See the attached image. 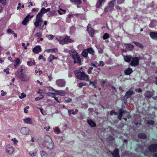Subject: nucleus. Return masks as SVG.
<instances>
[{"mask_svg":"<svg viewBox=\"0 0 157 157\" xmlns=\"http://www.w3.org/2000/svg\"><path fill=\"white\" fill-rule=\"evenodd\" d=\"M56 84L58 87H62L65 86L66 82L64 79H59L56 80Z\"/></svg>","mask_w":157,"mask_h":157,"instance_id":"5","label":"nucleus"},{"mask_svg":"<svg viewBox=\"0 0 157 157\" xmlns=\"http://www.w3.org/2000/svg\"><path fill=\"white\" fill-rule=\"evenodd\" d=\"M105 0H99L96 4V7L97 8L100 7L101 6L102 3H105Z\"/></svg>","mask_w":157,"mask_h":157,"instance_id":"25","label":"nucleus"},{"mask_svg":"<svg viewBox=\"0 0 157 157\" xmlns=\"http://www.w3.org/2000/svg\"><path fill=\"white\" fill-rule=\"evenodd\" d=\"M56 155V153L55 152H52L50 153V157H54Z\"/></svg>","mask_w":157,"mask_h":157,"instance_id":"64","label":"nucleus"},{"mask_svg":"<svg viewBox=\"0 0 157 157\" xmlns=\"http://www.w3.org/2000/svg\"><path fill=\"white\" fill-rule=\"evenodd\" d=\"M24 121L25 123L31 124L33 123V122L31 119L29 117L23 120Z\"/></svg>","mask_w":157,"mask_h":157,"instance_id":"29","label":"nucleus"},{"mask_svg":"<svg viewBox=\"0 0 157 157\" xmlns=\"http://www.w3.org/2000/svg\"><path fill=\"white\" fill-rule=\"evenodd\" d=\"M124 45L125 46L126 48H128L130 49V50H132L134 47V45L131 44H124Z\"/></svg>","mask_w":157,"mask_h":157,"instance_id":"24","label":"nucleus"},{"mask_svg":"<svg viewBox=\"0 0 157 157\" xmlns=\"http://www.w3.org/2000/svg\"><path fill=\"white\" fill-rule=\"evenodd\" d=\"M138 136L139 138L143 139H145L147 138L146 135L143 133H140L138 134Z\"/></svg>","mask_w":157,"mask_h":157,"instance_id":"28","label":"nucleus"},{"mask_svg":"<svg viewBox=\"0 0 157 157\" xmlns=\"http://www.w3.org/2000/svg\"><path fill=\"white\" fill-rule=\"evenodd\" d=\"M11 140L13 141L14 144H17L18 142L15 138L12 139Z\"/></svg>","mask_w":157,"mask_h":157,"instance_id":"61","label":"nucleus"},{"mask_svg":"<svg viewBox=\"0 0 157 157\" xmlns=\"http://www.w3.org/2000/svg\"><path fill=\"white\" fill-rule=\"evenodd\" d=\"M104 65V62L102 61H100L99 62V63L98 64V66H103Z\"/></svg>","mask_w":157,"mask_h":157,"instance_id":"60","label":"nucleus"},{"mask_svg":"<svg viewBox=\"0 0 157 157\" xmlns=\"http://www.w3.org/2000/svg\"><path fill=\"white\" fill-rule=\"evenodd\" d=\"M100 82L101 83V86H104L106 81H104L103 79H100Z\"/></svg>","mask_w":157,"mask_h":157,"instance_id":"56","label":"nucleus"},{"mask_svg":"<svg viewBox=\"0 0 157 157\" xmlns=\"http://www.w3.org/2000/svg\"><path fill=\"white\" fill-rule=\"evenodd\" d=\"M7 33L9 34H13L14 33V31L10 29H8L7 30Z\"/></svg>","mask_w":157,"mask_h":157,"instance_id":"44","label":"nucleus"},{"mask_svg":"<svg viewBox=\"0 0 157 157\" xmlns=\"http://www.w3.org/2000/svg\"><path fill=\"white\" fill-rule=\"evenodd\" d=\"M55 132H56L57 134H59L60 132V130L57 127H56L55 129Z\"/></svg>","mask_w":157,"mask_h":157,"instance_id":"48","label":"nucleus"},{"mask_svg":"<svg viewBox=\"0 0 157 157\" xmlns=\"http://www.w3.org/2000/svg\"><path fill=\"white\" fill-rule=\"evenodd\" d=\"M116 0H113L111 1L109 4V8H111L112 10L113 9L114 7V3L115 2Z\"/></svg>","mask_w":157,"mask_h":157,"instance_id":"34","label":"nucleus"},{"mask_svg":"<svg viewBox=\"0 0 157 157\" xmlns=\"http://www.w3.org/2000/svg\"><path fill=\"white\" fill-rule=\"evenodd\" d=\"M47 15H48V17H49L54 16V12L53 11L50 12L49 13L47 14Z\"/></svg>","mask_w":157,"mask_h":157,"instance_id":"49","label":"nucleus"},{"mask_svg":"<svg viewBox=\"0 0 157 157\" xmlns=\"http://www.w3.org/2000/svg\"><path fill=\"white\" fill-rule=\"evenodd\" d=\"M86 83H80L78 84L79 86L80 87L82 88V86H86Z\"/></svg>","mask_w":157,"mask_h":157,"instance_id":"50","label":"nucleus"},{"mask_svg":"<svg viewBox=\"0 0 157 157\" xmlns=\"http://www.w3.org/2000/svg\"><path fill=\"white\" fill-rule=\"evenodd\" d=\"M63 44L73 42V40L70 39L69 36H66L65 38H63Z\"/></svg>","mask_w":157,"mask_h":157,"instance_id":"15","label":"nucleus"},{"mask_svg":"<svg viewBox=\"0 0 157 157\" xmlns=\"http://www.w3.org/2000/svg\"><path fill=\"white\" fill-rule=\"evenodd\" d=\"M147 124L150 125H153L154 124V121L152 120H149L147 121Z\"/></svg>","mask_w":157,"mask_h":157,"instance_id":"46","label":"nucleus"},{"mask_svg":"<svg viewBox=\"0 0 157 157\" xmlns=\"http://www.w3.org/2000/svg\"><path fill=\"white\" fill-rule=\"evenodd\" d=\"M50 143V144L47 147V148L50 150H51L54 147V144L52 141L51 143Z\"/></svg>","mask_w":157,"mask_h":157,"instance_id":"36","label":"nucleus"},{"mask_svg":"<svg viewBox=\"0 0 157 157\" xmlns=\"http://www.w3.org/2000/svg\"><path fill=\"white\" fill-rule=\"evenodd\" d=\"M34 16V15L30 16V14H28L22 21V24L23 25H26L29 21V19L32 18Z\"/></svg>","mask_w":157,"mask_h":157,"instance_id":"8","label":"nucleus"},{"mask_svg":"<svg viewBox=\"0 0 157 157\" xmlns=\"http://www.w3.org/2000/svg\"><path fill=\"white\" fill-rule=\"evenodd\" d=\"M69 33L71 34H73L75 32L76 28L74 26H71L70 28Z\"/></svg>","mask_w":157,"mask_h":157,"instance_id":"30","label":"nucleus"},{"mask_svg":"<svg viewBox=\"0 0 157 157\" xmlns=\"http://www.w3.org/2000/svg\"><path fill=\"white\" fill-rule=\"evenodd\" d=\"M81 54L82 56L85 58L87 57L88 53L86 49H84L82 52Z\"/></svg>","mask_w":157,"mask_h":157,"instance_id":"31","label":"nucleus"},{"mask_svg":"<svg viewBox=\"0 0 157 157\" xmlns=\"http://www.w3.org/2000/svg\"><path fill=\"white\" fill-rule=\"evenodd\" d=\"M42 17V16L38 14L36 16V21L34 23L35 27L38 28L41 25L43 22Z\"/></svg>","mask_w":157,"mask_h":157,"instance_id":"3","label":"nucleus"},{"mask_svg":"<svg viewBox=\"0 0 157 157\" xmlns=\"http://www.w3.org/2000/svg\"><path fill=\"white\" fill-rule=\"evenodd\" d=\"M25 69V66H21L20 67V69L18 70L17 71H20L21 72H23V70Z\"/></svg>","mask_w":157,"mask_h":157,"instance_id":"45","label":"nucleus"},{"mask_svg":"<svg viewBox=\"0 0 157 157\" xmlns=\"http://www.w3.org/2000/svg\"><path fill=\"white\" fill-rule=\"evenodd\" d=\"M40 96H42V97H36L35 98V100L36 101H39V100H40V99H43L44 98V96H43V95H42L41 94H40Z\"/></svg>","mask_w":157,"mask_h":157,"instance_id":"47","label":"nucleus"},{"mask_svg":"<svg viewBox=\"0 0 157 157\" xmlns=\"http://www.w3.org/2000/svg\"><path fill=\"white\" fill-rule=\"evenodd\" d=\"M40 154L41 157H47L48 154L44 151H41L40 152Z\"/></svg>","mask_w":157,"mask_h":157,"instance_id":"39","label":"nucleus"},{"mask_svg":"<svg viewBox=\"0 0 157 157\" xmlns=\"http://www.w3.org/2000/svg\"><path fill=\"white\" fill-rule=\"evenodd\" d=\"M87 122L91 127H94L96 126V123L90 119L88 120Z\"/></svg>","mask_w":157,"mask_h":157,"instance_id":"20","label":"nucleus"},{"mask_svg":"<svg viewBox=\"0 0 157 157\" xmlns=\"http://www.w3.org/2000/svg\"><path fill=\"white\" fill-rule=\"evenodd\" d=\"M56 39L61 44H63V37L62 36H57Z\"/></svg>","mask_w":157,"mask_h":157,"instance_id":"23","label":"nucleus"},{"mask_svg":"<svg viewBox=\"0 0 157 157\" xmlns=\"http://www.w3.org/2000/svg\"><path fill=\"white\" fill-rule=\"evenodd\" d=\"M70 1L73 4L76 5L77 7L78 8L81 7L78 6V5L81 4L82 3V2L81 0H70Z\"/></svg>","mask_w":157,"mask_h":157,"instance_id":"17","label":"nucleus"},{"mask_svg":"<svg viewBox=\"0 0 157 157\" xmlns=\"http://www.w3.org/2000/svg\"><path fill=\"white\" fill-rule=\"evenodd\" d=\"M48 60L49 62H52V57L51 56V54L48 57Z\"/></svg>","mask_w":157,"mask_h":157,"instance_id":"59","label":"nucleus"},{"mask_svg":"<svg viewBox=\"0 0 157 157\" xmlns=\"http://www.w3.org/2000/svg\"><path fill=\"white\" fill-rule=\"evenodd\" d=\"M26 96V94H25L24 93H22L21 94V96H19V98L21 99H22Z\"/></svg>","mask_w":157,"mask_h":157,"instance_id":"51","label":"nucleus"},{"mask_svg":"<svg viewBox=\"0 0 157 157\" xmlns=\"http://www.w3.org/2000/svg\"><path fill=\"white\" fill-rule=\"evenodd\" d=\"M29 154L32 157H34L36 156V151H30L29 152Z\"/></svg>","mask_w":157,"mask_h":157,"instance_id":"43","label":"nucleus"},{"mask_svg":"<svg viewBox=\"0 0 157 157\" xmlns=\"http://www.w3.org/2000/svg\"><path fill=\"white\" fill-rule=\"evenodd\" d=\"M77 78L82 80H85L86 81H88L89 76L86 75L84 72H78L75 73Z\"/></svg>","mask_w":157,"mask_h":157,"instance_id":"2","label":"nucleus"},{"mask_svg":"<svg viewBox=\"0 0 157 157\" xmlns=\"http://www.w3.org/2000/svg\"><path fill=\"white\" fill-rule=\"evenodd\" d=\"M41 48L39 45H37L33 49V52L35 54H37L41 51Z\"/></svg>","mask_w":157,"mask_h":157,"instance_id":"14","label":"nucleus"},{"mask_svg":"<svg viewBox=\"0 0 157 157\" xmlns=\"http://www.w3.org/2000/svg\"><path fill=\"white\" fill-rule=\"evenodd\" d=\"M27 64L29 66H32V65H35L36 63L33 59H31L29 61H28L27 62Z\"/></svg>","mask_w":157,"mask_h":157,"instance_id":"22","label":"nucleus"},{"mask_svg":"<svg viewBox=\"0 0 157 157\" xmlns=\"http://www.w3.org/2000/svg\"><path fill=\"white\" fill-rule=\"evenodd\" d=\"M103 50L101 48H98V52L99 53L102 54L103 53Z\"/></svg>","mask_w":157,"mask_h":157,"instance_id":"63","label":"nucleus"},{"mask_svg":"<svg viewBox=\"0 0 157 157\" xmlns=\"http://www.w3.org/2000/svg\"><path fill=\"white\" fill-rule=\"evenodd\" d=\"M132 60L130 63V65L133 67H135L139 64V61L137 57H135L132 58Z\"/></svg>","mask_w":157,"mask_h":157,"instance_id":"6","label":"nucleus"},{"mask_svg":"<svg viewBox=\"0 0 157 157\" xmlns=\"http://www.w3.org/2000/svg\"><path fill=\"white\" fill-rule=\"evenodd\" d=\"M109 151L113 157H120L119 154V149L118 148H115L113 152L110 151Z\"/></svg>","mask_w":157,"mask_h":157,"instance_id":"13","label":"nucleus"},{"mask_svg":"<svg viewBox=\"0 0 157 157\" xmlns=\"http://www.w3.org/2000/svg\"><path fill=\"white\" fill-rule=\"evenodd\" d=\"M149 34L151 38L153 39L157 40V33L151 32Z\"/></svg>","mask_w":157,"mask_h":157,"instance_id":"21","label":"nucleus"},{"mask_svg":"<svg viewBox=\"0 0 157 157\" xmlns=\"http://www.w3.org/2000/svg\"><path fill=\"white\" fill-rule=\"evenodd\" d=\"M132 70L130 68H128L124 71V74L126 75H130L133 72Z\"/></svg>","mask_w":157,"mask_h":157,"instance_id":"18","label":"nucleus"},{"mask_svg":"<svg viewBox=\"0 0 157 157\" xmlns=\"http://www.w3.org/2000/svg\"><path fill=\"white\" fill-rule=\"evenodd\" d=\"M109 6H107L105 8L104 10V11L105 13H106L108 11L111 12L112 10L111 8H109Z\"/></svg>","mask_w":157,"mask_h":157,"instance_id":"41","label":"nucleus"},{"mask_svg":"<svg viewBox=\"0 0 157 157\" xmlns=\"http://www.w3.org/2000/svg\"><path fill=\"white\" fill-rule=\"evenodd\" d=\"M56 94L57 95L60 96H63L65 94V91L63 90H57V91H56Z\"/></svg>","mask_w":157,"mask_h":157,"instance_id":"33","label":"nucleus"},{"mask_svg":"<svg viewBox=\"0 0 157 157\" xmlns=\"http://www.w3.org/2000/svg\"><path fill=\"white\" fill-rule=\"evenodd\" d=\"M133 43H134L136 45L139 47L140 48H143L144 47L142 44H141L138 42H135V41H133Z\"/></svg>","mask_w":157,"mask_h":157,"instance_id":"38","label":"nucleus"},{"mask_svg":"<svg viewBox=\"0 0 157 157\" xmlns=\"http://www.w3.org/2000/svg\"><path fill=\"white\" fill-rule=\"evenodd\" d=\"M124 61L126 62H130L132 59V56L130 55L127 56H124Z\"/></svg>","mask_w":157,"mask_h":157,"instance_id":"19","label":"nucleus"},{"mask_svg":"<svg viewBox=\"0 0 157 157\" xmlns=\"http://www.w3.org/2000/svg\"><path fill=\"white\" fill-rule=\"evenodd\" d=\"M6 152L10 154H12L14 151V148L12 146L10 145H8L6 146Z\"/></svg>","mask_w":157,"mask_h":157,"instance_id":"10","label":"nucleus"},{"mask_svg":"<svg viewBox=\"0 0 157 157\" xmlns=\"http://www.w3.org/2000/svg\"><path fill=\"white\" fill-rule=\"evenodd\" d=\"M72 59H74V63H78L81 65V59L78 53L75 52L71 55Z\"/></svg>","mask_w":157,"mask_h":157,"instance_id":"4","label":"nucleus"},{"mask_svg":"<svg viewBox=\"0 0 157 157\" xmlns=\"http://www.w3.org/2000/svg\"><path fill=\"white\" fill-rule=\"evenodd\" d=\"M134 94V92H133V90L131 88L126 93L124 96V99L127 100Z\"/></svg>","mask_w":157,"mask_h":157,"instance_id":"7","label":"nucleus"},{"mask_svg":"<svg viewBox=\"0 0 157 157\" xmlns=\"http://www.w3.org/2000/svg\"><path fill=\"white\" fill-rule=\"evenodd\" d=\"M118 111L119 112V114L120 115L123 116V114H124V110L122 108H121L119 109L118 110Z\"/></svg>","mask_w":157,"mask_h":157,"instance_id":"42","label":"nucleus"},{"mask_svg":"<svg viewBox=\"0 0 157 157\" xmlns=\"http://www.w3.org/2000/svg\"><path fill=\"white\" fill-rule=\"evenodd\" d=\"M135 91L136 92L141 93L142 92V90L141 89L139 88L138 89H135Z\"/></svg>","mask_w":157,"mask_h":157,"instance_id":"55","label":"nucleus"},{"mask_svg":"<svg viewBox=\"0 0 157 157\" xmlns=\"http://www.w3.org/2000/svg\"><path fill=\"white\" fill-rule=\"evenodd\" d=\"M148 149L151 152H155L157 151V144H151L149 146Z\"/></svg>","mask_w":157,"mask_h":157,"instance_id":"9","label":"nucleus"},{"mask_svg":"<svg viewBox=\"0 0 157 157\" xmlns=\"http://www.w3.org/2000/svg\"><path fill=\"white\" fill-rule=\"evenodd\" d=\"M153 94L151 91H147L146 93V96L148 98H151L153 96Z\"/></svg>","mask_w":157,"mask_h":157,"instance_id":"32","label":"nucleus"},{"mask_svg":"<svg viewBox=\"0 0 157 157\" xmlns=\"http://www.w3.org/2000/svg\"><path fill=\"white\" fill-rule=\"evenodd\" d=\"M108 139L110 141H113L115 139V138L113 137L112 136L110 135L108 137Z\"/></svg>","mask_w":157,"mask_h":157,"instance_id":"52","label":"nucleus"},{"mask_svg":"<svg viewBox=\"0 0 157 157\" xmlns=\"http://www.w3.org/2000/svg\"><path fill=\"white\" fill-rule=\"evenodd\" d=\"M21 132L24 135H28L30 134V130L27 127H23L21 129Z\"/></svg>","mask_w":157,"mask_h":157,"instance_id":"11","label":"nucleus"},{"mask_svg":"<svg viewBox=\"0 0 157 157\" xmlns=\"http://www.w3.org/2000/svg\"><path fill=\"white\" fill-rule=\"evenodd\" d=\"M93 69V67H90L88 69L87 71V72L88 74H90L91 73V70H92Z\"/></svg>","mask_w":157,"mask_h":157,"instance_id":"53","label":"nucleus"},{"mask_svg":"<svg viewBox=\"0 0 157 157\" xmlns=\"http://www.w3.org/2000/svg\"><path fill=\"white\" fill-rule=\"evenodd\" d=\"M15 74H16L17 76L22 81H27L29 80L30 77L25 74L24 72L17 71Z\"/></svg>","mask_w":157,"mask_h":157,"instance_id":"1","label":"nucleus"},{"mask_svg":"<svg viewBox=\"0 0 157 157\" xmlns=\"http://www.w3.org/2000/svg\"><path fill=\"white\" fill-rule=\"evenodd\" d=\"M109 36L108 33H105L104 34L103 37V39L104 40H106L109 37Z\"/></svg>","mask_w":157,"mask_h":157,"instance_id":"40","label":"nucleus"},{"mask_svg":"<svg viewBox=\"0 0 157 157\" xmlns=\"http://www.w3.org/2000/svg\"><path fill=\"white\" fill-rule=\"evenodd\" d=\"M50 8L46 9L44 8L43 7L38 13V14L42 17L43 14L47 13L48 12L50 11Z\"/></svg>","mask_w":157,"mask_h":157,"instance_id":"12","label":"nucleus"},{"mask_svg":"<svg viewBox=\"0 0 157 157\" xmlns=\"http://www.w3.org/2000/svg\"><path fill=\"white\" fill-rule=\"evenodd\" d=\"M78 112V110L77 109H75V111H74V110L73 109H69L68 111V112L69 115L71 114H72L74 115H75Z\"/></svg>","mask_w":157,"mask_h":157,"instance_id":"27","label":"nucleus"},{"mask_svg":"<svg viewBox=\"0 0 157 157\" xmlns=\"http://www.w3.org/2000/svg\"><path fill=\"white\" fill-rule=\"evenodd\" d=\"M87 31L89 33L91 36L93 37L94 36V31L93 29H91L90 30L88 28Z\"/></svg>","mask_w":157,"mask_h":157,"instance_id":"37","label":"nucleus"},{"mask_svg":"<svg viewBox=\"0 0 157 157\" xmlns=\"http://www.w3.org/2000/svg\"><path fill=\"white\" fill-rule=\"evenodd\" d=\"M86 49L88 53H89L91 55H94V54L95 53L94 51L92 48H87Z\"/></svg>","mask_w":157,"mask_h":157,"instance_id":"35","label":"nucleus"},{"mask_svg":"<svg viewBox=\"0 0 157 157\" xmlns=\"http://www.w3.org/2000/svg\"><path fill=\"white\" fill-rule=\"evenodd\" d=\"M48 36L49 37V39L50 40H52L53 38L54 37L53 35L51 34L48 35Z\"/></svg>","mask_w":157,"mask_h":157,"instance_id":"62","label":"nucleus"},{"mask_svg":"<svg viewBox=\"0 0 157 157\" xmlns=\"http://www.w3.org/2000/svg\"><path fill=\"white\" fill-rule=\"evenodd\" d=\"M21 63L20 60L17 58L15 60L14 63V66L15 69H16L17 67H18Z\"/></svg>","mask_w":157,"mask_h":157,"instance_id":"26","label":"nucleus"},{"mask_svg":"<svg viewBox=\"0 0 157 157\" xmlns=\"http://www.w3.org/2000/svg\"><path fill=\"white\" fill-rule=\"evenodd\" d=\"M0 3L3 5H5L6 3V0H0Z\"/></svg>","mask_w":157,"mask_h":157,"instance_id":"58","label":"nucleus"},{"mask_svg":"<svg viewBox=\"0 0 157 157\" xmlns=\"http://www.w3.org/2000/svg\"><path fill=\"white\" fill-rule=\"evenodd\" d=\"M44 142L46 143H51L52 141L51 137L48 135L45 136L44 139Z\"/></svg>","mask_w":157,"mask_h":157,"instance_id":"16","label":"nucleus"},{"mask_svg":"<svg viewBox=\"0 0 157 157\" xmlns=\"http://www.w3.org/2000/svg\"><path fill=\"white\" fill-rule=\"evenodd\" d=\"M124 0H117V3L118 4H121L124 2Z\"/></svg>","mask_w":157,"mask_h":157,"instance_id":"57","label":"nucleus"},{"mask_svg":"<svg viewBox=\"0 0 157 157\" xmlns=\"http://www.w3.org/2000/svg\"><path fill=\"white\" fill-rule=\"evenodd\" d=\"M93 83L92 85L93 86H94V87L95 88H96V84H97V80H95L93 82Z\"/></svg>","mask_w":157,"mask_h":157,"instance_id":"54","label":"nucleus"}]
</instances>
